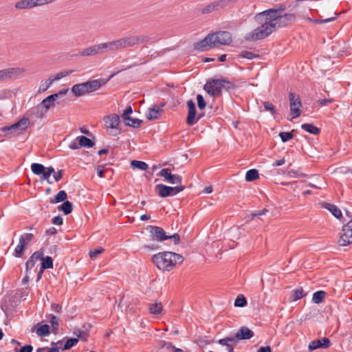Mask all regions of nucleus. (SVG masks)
I'll return each mask as SVG.
<instances>
[{
    "label": "nucleus",
    "mask_w": 352,
    "mask_h": 352,
    "mask_svg": "<svg viewBox=\"0 0 352 352\" xmlns=\"http://www.w3.org/2000/svg\"><path fill=\"white\" fill-rule=\"evenodd\" d=\"M258 352H272V350L269 346H262L258 350Z\"/></svg>",
    "instance_id": "nucleus-62"
},
{
    "label": "nucleus",
    "mask_w": 352,
    "mask_h": 352,
    "mask_svg": "<svg viewBox=\"0 0 352 352\" xmlns=\"http://www.w3.org/2000/svg\"><path fill=\"white\" fill-rule=\"evenodd\" d=\"M63 170H58V172H55L54 174V179L56 181V182H58L60 181L62 177H63Z\"/></svg>",
    "instance_id": "nucleus-55"
},
{
    "label": "nucleus",
    "mask_w": 352,
    "mask_h": 352,
    "mask_svg": "<svg viewBox=\"0 0 352 352\" xmlns=\"http://www.w3.org/2000/svg\"><path fill=\"white\" fill-rule=\"evenodd\" d=\"M34 236L31 233H25L21 236L19 239L20 243H23L24 245H28L33 239Z\"/></svg>",
    "instance_id": "nucleus-39"
},
{
    "label": "nucleus",
    "mask_w": 352,
    "mask_h": 352,
    "mask_svg": "<svg viewBox=\"0 0 352 352\" xmlns=\"http://www.w3.org/2000/svg\"><path fill=\"white\" fill-rule=\"evenodd\" d=\"M67 198V195L64 190H60L58 192V194L50 199L51 204H57L61 201H65Z\"/></svg>",
    "instance_id": "nucleus-28"
},
{
    "label": "nucleus",
    "mask_w": 352,
    "mask_h": 352,
    "mask_svg": "<svg viewBox=\"0 0 352 352\" xmlns=\"http://www.w3.org/2000/svg\"><path fill=\"white\" fill-rule=\"evenodd\" d=\"M285 160L284 158H282L279 160H277L273 164L272 166H281L283 165L284 163H285Z\"/></svg>",
    "instance_id": "nucleus-63"
},
{
    "label": "nucleus",
    "mask_w": 352,
    "mask_h": 352,
    "mask_svg": "<svg viewBox=\"0 0 352 352\" xmlns=\"http://www.w3.org/2000/svg\"><path fill=\"white\" fill-rule=\"evenodd\" d=\"M247 305V300L243 295L236 297L234 301V305L238 307H243Z\"/></svg>",
    "instance_id": "nucleus-40"
},
{
    "label": "nucleus",
    "mask_w": 352,
    "mask_h": 352,
    "mask_svg": "<svg viewBox=\"0 0 352 352\" xmlns=\"http://www.w3.org/2000/svg\"><path fill=\"white\" fill-rule=\"evenodd\" d=\"M148 41V36L143 35L122 37L112 41L101 43L86 47L79 52V56L88 57L102 55L109 52L131 47Z\"/></svg>",
    "instance_id": "nucleus-2"
},
{
    "label": "nucleus",
    "mask_w": 352,
    "mask_h": 352,
    "mask_svg": "<svg viewBox=\"0 0 352 352\" xmlns=\"http://www.w3.org/2000/svg\"><path fill=\"white\" fill-rule=\"evenodd\" d=\"M76 140L79 142V144L81 148H91L94 145V142L91 139L83 135L77 137Z\"/></svg>",
    "instance_id": "nucleus-25"
},
{
    "label": "nucleus",
    "mask_w": 352,
    "mask_h": 352,
    "mask_svg": "<svg viewBox=\"0 0 352 352\" xmlns=\"http://www.w3.org/2000/svg\"><path fill=\"white\" fill-rule=\"evenodd\" d=\"M232 41V36L230 32L226 31H219L206 36L201 41L195 43L194 47L200 51H207L213 47L220 45H228Z\"/></svg>",
    "instance_id": "nucleus-3"
},
{
    "label": "nucleus",
    "mask_w": 352,
    "mask_h": 352,
    "mask_svg": "<svg viewBox=\"0 0 352 352\" xmlns=\"http://www.w3.org/2000/svg\"><path fill=\"white\" fill-rule=\"evenodd\" d=\"M238 0H216L201 8V12L203 14L211 13L223 9L230 4L236 2Z\"/></svg>",
    "instance_id": "nucleus-8"
},
{
    "label": "nucleus",
    "mask_w": 352,
    "mask_h": 352,
    "mask_svg": "<svg viewBox=\"0 0 352 352\" xmlns=\"http://www.w3.org/2000/svg\"><path fill=\"white\" fill-rule=\"evenodd\" d=\"M168 239H173L174 243L175 245L179 244V241H180V236L178 234H174L173 235L168 236Z\"/></svg>",
    "instance_id": "nucleus-56"
},
{
    "label": "nucleus",
    "mask_w": 352,
    "mask_h": 352,
    "mask_svg": "<svg viewBox=\"0 0 352 352\" xmlns=\"http://www.w3.org/2000/svg\"><path fill=\"white\" fill-rule=\"evenodd\" d=\"M41 256H43L42 252H34L26 262V270L28 271L32 268L34 266L36 261L37 260H40Z\"/></svg>",
    "instance_id": "nucleus-23"
},
{
    "label": "nucleus",
    "mask_w": 352,
    "mask_h": 352,
    "mask_svg": "<svg viewBox=\"0 0 352 352\" xmlns=\"http://www.w3.org/2000/svg\"><path fill=\"white\" fill-rule=\"evenodd\" d=\"M33 350V347L31 345H25L23 346L21 349H19L17 347L14 349V352H32Z\"/></svg>",
    "instance_id": "nucleus-50"
},
{
    "label": "nucleus",
    "mask_w": 352,
    "mask_h": 352,
    "mask_svg": "<svg viewBox=\"0 0 352 352\" xmlns=\"http://www.w3.org/2000/svg\"><path fill=\"white\" fill-rule=\"evenodd\" d=\"M42 261L41 267V273L43 272V270L45 269H51L53 267V260L52 258L47 256L46 257H42L40 258Z\"/></svg>",
    "instance_id": "nucleus-26"
},
{
    "label": "nucleus",
    "mask_w": 352,
    "mask_h": 352,
    "mask_svg": "<svg viewBox=\"0 0 352 352\" xmlns=\"http://www.w3.org/2000/svg\"><path fill=\"white\" fill-rule=\"evenodd\" d=\"M184 189L185 186L184 185H177L175 187L168 186L164 184H157L156 186L157 194L161 197H166L168 196L175 195L183 191Z\"/></svg>",
    "instance_id": "nucleus-10"
},
{
    "label": "nucleus",
    "mask_w": 352,
    "mask_h": 352,
    "mask_svg": "<svg viewBox=\"0 0 352 352\" xmlns=\"http://www.w3.org/2000/svg\"><path fill=\"white\" fill-rule=\"evenodd\" d=\"M232 83L226 80H212L206 83L204 90L212 96H219L223 89H230Z\"/></svg>",
    "instance_id": "nucleus-5"
},
{
    "label": "nucleus",
    "mask_w": 352,
    "mask_h": 352,
    "mask_svg": "<svg viewBox=\"0 0 352 352\" xmlns=\"http://www.w3.org/2000/svg\"><path fill=\"white\" fill-rule=\"evenodd\" d=\"M279 137L283 142H286L287 141L292 140L294 135L292 132H280L279 133Z\"/></svg>",
    "instance_id": "nucleus-42"
},
{
    "label": "nucleus",
    "mask_w": 352,
    "mask_h": 352,
    "mask_svg": "<svg viewBox=\"0 0 352 352\" xmlns=\"http://www.w3.org/2000/svg\"><path fill=\"white\" fill-rule=\"evenodd\" d=\"M326 295L327 293L324 291L316 292L312 296V301L316 304H319L324 300Z\"/></svg>",
    "instance_id": "nucleus-30"
},
{
    "label": "nucleus",
    "mask_w": 352,
    "mask_h": 352,
    "mask_svg": "<svg viewBox=\"0 0 352 352\" xmlns=\"http://www.w3.org/2000/svg\"><path fill=\"white\" fill-rule=\"evenodd\" d=\"M263 106L265 111H270L272 115L276 113L275 107L272 103L269 102H264Z\"/></svg>",
    "instance_id": "nucleus-46"
},
{
    "label": "nucleus",
    "mask_w": 352,
    "mask_h": 352,
    "mask_svg": "<svg viewBox=\"0 0 352 352\" xmlns=\"http://www.w3.org/2000/svg\"><path fill=\"white\" fill-rule=\"evenodd\" d=\"M133 112V109H132V107L131 106H129L123 112V113L122 114V118H123V120H124L125 118H126L127 117H129L130 116V114H131Z\"/></svg>",
    "instance_id": "nucleus-52"
},
{
    "label": "nucleus",
    "mask_w": 352,
    "mask_h": 352,
    "mask_svg": "<svg viewBox=\"0 0 352 352\" xmlns=\"http://www.w3.org/2000/svg\"><path fill=\"white\" fill-rule=\"evenodd\" d=\"M152 261L160 270L170 272L177 265L183 263L184 258L182 255L173 252H162L154 254L152 256Z\"/></svg>",
    "instance_id": "nucleus-4"
},
{
    "label": "nucleus",
    "mask_w": 352,
    "mask_h": 352,
    "mask_svg": "<svg viewBox=\"0 0 352 352\" xmlns=\"http://www.w3.org/2000/svg\"><path fill=\"white\" fill-rule=\"evenodd\" d=\"M332 102H333L332 99H322V100H318V103L322 106L326 105Z\"/></svg>",
    "instance_id": "nucleus-60"
},
{
    "label": "nucleus",
    "mask_w": 352,
    "mask_h": 352,
    "mask_svg": "<svg viewBox=\"0 0 352 352\" xmlns=\"http://www.w3.org/2000/svg\"><path fill=\"white\" fill-rule=\"evenodd\" d=\"M113 76L114 74H111L109 79L107 80L97 79L83 82V85H85V87L86 89L87 94H89L99 89L101 87V86L105 85L107 82V81Z\"/></svg>",
    "instance_id": "nucleus-16"
},
{
    "label": "nucleus",
    "mask_w": 352,
    "mask_h": 352,
    "mask_svg": "<svg viewBox=\"0 0 352 352\" xmlns=\"http://www.w3.org/2000/svg\"><path fill=\"white\" fill-rule=\"evenodd\" d=\"M163 310V307L161 302H155L150 304L149 312L152 314H160Z\"/></svg>",
    "instance_id": "nucleus-31"
},
{
    "label": "nucleus",
    "mask_w": 352,
    "mask_h": 352,
    "mask_svg": "<svg viewBox=\"0 0 352 352\" xmlns=\"http://www.w3.org/2000/svg\"><path fill=\"white\" fill-rule=\"evenodd\" d=\"M259 177V174L257 170L251 169L247 171L245 174V180L248 182L254 181L258 179Z\"/></svg>",
    "instance_id": "nucleus-34"
},
{
    "label": "nucleus",
    "mask_w": 352,
    "mask_h": 352,
    "mask_svg": "<svg viewBox=\"0 0 352 352\" xmlns=\"http://www.w3.org/2000/svg\"><path fill=\"white\" fill-rule=\"evenodd\" d=\"M333 14L335 15V16H332V17H329V18H327V19H312L311 18H308L307 20L309 21H311L314 23H329V22H331V21H333L334 20L336 19V16L338 15V13L336 12H333Z\"/></svg>",
    "instance_id": "nucleus-38"
},
{
    "label": "nucleus",
    "mask_w": 352,
    "mask_h": 352,
    "mask_svg": "<svg viewBox=\"0 0 352 352\" xmlns=\"http://www.w3.org/2000/svg\"><path fill=\"white\" fill-rule=\"evenodd\" d=\"M31 170L34 174L39 175L45 170V167L41 164L33 163L31 165Z\"/></svg>",
    "instance_id": "nucleus-36"
},
{
    "label": "nucleus",
    "mask_w": 352,
    "mask_h": 352,
    "mask_svg": "<svg viewBox=\"0 0 352 352\" xmlns=\"http://www.w3.org/2000/svg\"><path fill=\"white\" fill-rule=\"evenodd\" d=\"M254 336V333L252 330L248 329L246 327H241L239 331L236 332V335L233 336L232 338H236V342L238 340H248L250 339Z\"/></svg>",
    "instance_id": "nucleus-19"
},
{
    "label": "nucleus",
    "mask_w": 352,
    "mask_h": 352,
    "mask_svg": "<svg viewBox=\"0 0 352 352\" xmlns=\"http://www.w3.org/2000/svg\"><path fill=\"white\" fill-rule=\"evenodd\" d=\"M338 243L340 246H346L352 243V219L342 227Z\"/></svg>",
    "instance_id": "nucleus-9"
},
{
    "label": "nucleus",
    "mask_w": 352,
    "mask_h": 352,
    "mask_svg": "<svg viewBox=\"0 0 352 352\" xmlns=\"http://www.w3.org/2000/svg\"><path fill=\"white\" fill-rule=\"evenodd\" d=\"M57 98L58 94H52L43 99L40 105L43 107L45 109V112H47L50 108L54 105V102Z\"/></svg>",
    "instance_id": "nucleus-22"
},
{
    "label": "nucleus",
    "mask_w": 352,
    "mask_h": 352,
    "mask_svg": "<svg viewBox=\"0 0 352 352\" xmlns=\"http://www.w3.org/2000/svg\"><path fill=\"white\" fill-rule=\"evenodd\" d=\"M49 317H50V322L52 327V331L54 333H56L58 329V325H59V319L53 315H50Z\"/></svg>",
    "instance_id": "nucleus-37"
},
{
    "label": "nucleus",
    "mask_w": 352,
    "mask_h": 352,
    "mask_svg": "<svg viewBox=\"0 0 352 352\" xmlns=\"http://www.w3.org/2000/svg\"><path fill=\"white\" fill-rule=\"evenodd\" d=\"M124 123L126 125L134 127V128H138L141 126L142 123V120L137 118H132L130 116L127 117L124 120Z\"/></svg>",
    "instance_id": "nucleus-27"
},
{
    "label": "nucleus",
    "mask_w": 352,
    "mask_h": 352,
    "mask_svg": "<svg viewBox=\"0 0 352 352\" xmlns=\"http://www.w3.org/2000/svg\"><path fill=\"white\" fill-rule=\"evenodd\" d=\"M30 126V120L27 118H23L16 123L2 128L1 131L6 135H15L19 131L25 130Z\"/></svg>",
    "instance_id": "nucleus-7"
},
{
    "label": "nucleus",
    "mask_w": 352,
    "mask_h": 352,
    "mask_svg": "<svg viewBox=\"0 0 352 352\" xmlns=\"http://www.w3.org/2000/svg\"><path fill=\"white\" fill-rule=\"evenodd\" d=\"M41 175H43V180H47V182L49 183V184H52V182L50 181V175L49 174V173L47 172V170H43V172L41 173Z\"/></svg>",
    "instance_id": "nucleus-58"
},
{
    "label": "nucleus",
    "mask_w": 352,
    "mask_h": 352,
    "mask_svg": "<svg viewBox=\"0 0 352 352\" xmlns=\"http://www.w3.org/2000/svg\"><path fill=\"white\" fill-rule=\"evenodd\" d=\"M163 109L159 107L154 106L148 109V113L146 116L148 120H157L161 117Z\"/></svg>",
    "instance_id": "nucleus-20"
},
{
    "label": "nucleus",
    "mask_w": 352,
    "mask_h": 352,
    "mask_svg": "<svg viewBox=\"0 0 352 352\" xmlns=\"http://www.w3.org/2000/svg\"><path fill=\"white\" fill-rule=\"evenodd\" d=\"M97 174L100 177H103V174L104 172V167L102 166H98L96 168Z\"/></svg>",
    "instance_id": "nucleus-59"
},
{
    "label": "nucleus",
    "mask_w": 352,
    "mask_h": 352,
    "mask_svg": "<svg viewBox=\"0 0 352 352\" xmlns=\"http://www.w3.org/2000/svg\"><path fill=\"white\" fill-rule=\"evenodd\" d=\"M161 348H164L167 350H173V349H175V346L173 345L172 343L168 342L166 341H161Z\"/></svg>",
    "instance_id": "nucleus-51"
},
{
    "label": "nucleus",
    "mask_w": 352,
    "mask_h": 352,
    "mask_svg": "<svg viewBox=\"0 0 352 352\" xmlns=\"http://www.w3.org/2000/svg\"><path fill=\"white\" fill-rule=\"evenodd\" d=\"M78 342V338L68 339L63 348V351H66V350L71 349L73 346H74L76 344H77Z\"/></svg>",
    "instance_id": "nucleus-41"
},
{
    "label": "nucleus",
    "mask_w": 352,
    "mask_h": 352,
    "mask_svg": "<svg viewBox=\"0 0 352 352\" xmlns=\"http://www.w3.org/2000/svg\"><path fill=\"white\" fill-rule=\"evenodd\" d=\"M304 292L302 288L297 289L294 291L293 293V300L294 301H296L300 298H302L304 296Z\"/></svg>",
    "instance_id": "nucleus-44"
},
{
    "label": "nucleus",
    "mask_w": 352,
    "mask_h": 352,
    "mask_svg": "<svg viewBox=\"0 0 352 352\" xmlns=\"http://www.w3.org/2000/svg\"><path fill=\"white\" fill-rule=\"evenodd\" d=\"M289 100L290 114L292 119H294L300 116L301 111L300 109L302 107V103L299 96L292 92L289 94Z\"/></svg>",
    "instance_id": "nucleus-12"
},
{
    "label": "nucleus",
    "mask_w": 352,
    "mask_h": 352,
    "mask_svg": "<svg viewBox=\"0 0 352 352\" xmlns=\"http://www.w3.org/2000/svg\"><path fill=\"white\" fill-rule=\"evenodd\" d=\"M240 56L241 57L247 58V59H252V58H254L255 57H258L257 55H255L252 52H248V51H243V52H241Z\"/></svg>",
    "instance_id": "nucleus-49"
},
{
    "label": "nucleus",
    "mask_w": 352,
    "mask_h": 352,
    "mask_svg": "<svg viewBox=\"0 0 352 352\" xmlns=\"http://www.w3.org/2000/svg\"><path fill=\"white\" fill-rule=\"evenodd\" d=\"M285 8L268 9L257 13L254 16V21L258 26L247 32L244 36L246 41L254 42L269 36L277 29L285 28L294 23L296 16L294 13H285Z\"/></svg>",
    "instance_id": "nucleus-1"
},
{
    "label": "nucleus",
    "mask_w": 352,
    "mask_h": 352,
    "mask_svg": "<svg viewBox=\"0 0 352 352\" xmlns=\"http://www.w3.org/2000/svg\"><path fill=\"white\" fill-rule=\"evenodd\" d=\"M146 230H148L150 237L153 241H164L168 239V236L166 234L164 230L160 227L148 226Z\"/></svg>",
    "instance_id": "nucleus-14"
},
{
    "label": "nucleus",
    "mask_w": 352,
    "mask_h": 352,
    "mask_svg": "<svg viewBox=\"0 0 352 352\" xmlns=\"http://www.w3.org/2000/svg\"><path fill=\"white\" fill-rule=\"evenodd\" d=\"M104 250L102 248H100L95 250H91L89 252V256L91 259H94L98 254L103 253Z\"/></svg>",
    "instance_id": "nucleus-47"
},
{
    "label": "nucleus",
    "mask_w": 352,
    "mask_h": 352,
    "mask_svg": "<svg viewBox=\"0 0 352 352\" xmlns=\"http://www.w3.org/2000/svg\"><path fill=\"white\" fill-rule=\"evenodd\" d=\"M228 342H235L236 343V338H232V337L225 338L223 339L219 340L218 341V343L219 344H221V345H223V346H226L227 347V345H230V344L228 343Z\"/></svg>",
    "instance_id": "nucleus-45"
},
{
    "label": "nucleus",
    "mask_w": 352,
    "mask_h": 352,
    "mask_svg": "<svg viewBox=\"0 0 352 352\" xmlns=\"http://www.w3.org/2000/svg\"><path fill=\"white\" fill-rule=\"evenodd\" d=\"M322 206L328 210L335 217L338 219L340 218L342 215L341 210L336 205L323 202L322 203Z\"/></svg>",
    "instance_id": "nucleus-21"
},
{
    "label": "nucleus",
    "mask_w": 352,
    "mask_h": 352,
    "mask_svg": "<svg viewBox=\"0 0 352 352\" xmlns=\"http://www.w3.org/2000/svg\"><path fill=\"white\" fill-rule=\"evenodd\" d=\"M36 333L40 337H45L50 334V327L47 324H43L37 328Z\"/></svg>",
    "instance_id": "nucleus-35"
},
{
    "label": "nucleus",
    "mask_w": 352,
    "mask_h": 352,
    "mask_svg": "<svg viewBox=\"0 0 352 352\" xmlns=\"http://www.w3.org/2000/svg\"><path fill=\"white\" fill-rule=\"evenodd\" d=\"M25 70L23 67H8L0 69V81L7 80L11 78H16L25 73Z\"/></svg>",
    "instance_id": "nucleus-11"
},
{
    "label": "nucleus",
    "mask_w": 352,
    "mask_h": 352,
    "mask_svg": "<svg viewBox=\"0 0 352 352\" xmlns=\"http://www.w3.org/2000/svg\"><path fill=\"white\" fill-rule=\"evenodd\" d=\"M197 104H198V107L200 109H204L205 107H206V102L204 100V98L200 94H198L197 96Z\"/></svg>",
    "instance_id": "nucleus-48"
},
{
    "label": "nucleus",
    "mask_w": 352,
    "mask_h": 352,
    "mask_svg": "<svg viewBox=\"0 0 352 352\" xmlns=\"http://www.w3.org/2000/svg\"><path fill=\"white\" fill-rule=\"evenodd\" d=\"M245 7H246L247 8H248L249 12H250L249 14L250 15V14H252L253 13V12L254 11V9H255V7H256V6H255V5H254V4H248V5H246V6H245Z\"/></svg>",
    "instance_id": "nucleus-64"
},
{
    "label": "nucleus",
    "mask_w": 352,
    "mask_h": 352,
    "mask_svg": "<svg viewBox=\"0 0 352 352\" xmlns=\"http://www.w3.org/2000/svg\"><path fill=\"white\" fill-rule=\"evenodd\" d=\"M187 106L188 109V112L186 118V123L188 125H193L198 121V120L200 118V116L196 118L195 104L192 100L187 101Z\"/></svg>",
    "instance_id": "nucleus-17"
},
{
    "label": "nucleus",
    "mask_w": 352,
    "mask_h": 352,
    "mask_svg": "<svg viewBox=\"0 0 352 352\" xmlns=\"http://www.w3.org/2000/svg\"><path fill=\"white\" fill-rule=\"evenodd\" d=\"M72 92L76 97H80L87 94L86 89L82 83L74 85L72 88Z\"/></svg>",
    "instance_id": "nucleus-24"
},
{
    "label": "nucleus",
    "mask_w": 352,
    "mask_h": 352,
    "mask_svg": "<svg viewBox=\"0 0 352 352\" xmlns=\"http://www.w3.org/2000/svg\"><path fill=\"white\" fill-rule=\"evenodd\" d=\"M69 148L72 149V150H76V149H78L80 147V144H79V142H78V140H76V139L72 142L69 144Z\"/></svg>",
    "instance_id": "nucleus-53"
},
{
    "label": "nucleus",
    "mask_w": 352,
    "mask_h": 352,
    "mask_svg": "<svg viewBox=\"0 0 352 352\" xmlns=\"http://www.w3.org/2000/svg\"><path fill=\"white\" fill-rule=\"evenodd\" d=\"M24 247H25V245L23 243H19V245L14 249V255L16 257H21L23 254Z\"/></svg>",
    "instance_id": "nucleus-43"
},
{
    "label": "nucleus",
    "mask_w": 352,
    "mask_h": 352,
    "mask_svg": "<svg viewBox=\"0 0 352 352\" xmlns=\"http://www.w3.org/2000/svg\"><path fill=\"white\" fill-rule=\"evenodd\" d=\"M301 128L313 135H318L320 131L319 128L314 126L312 124H302Z\"/></svg>",
    "instance_id": "nucleus-29"
},
{
    "label": "nucleus",
    "mask_w": 352,
    "mask_h": 352,
    "mask_svg": "<svg viewBox=\"0 0 352 352\" xmlns=\"http://www.w3.org/2000/svg\"><path fill=\"white\" fill-rule=\"evenodd\" d=\"M131 166L133 168H138L141 170H146L148 168V166L146 162L138 160H132L131 162Z\"/></svg>",
    "instance_id": "nucleus-32"
},
{
    "label": "nucleus",
    "mask_w": 352,
    "mask_h": 352,
    "mask_svg": "<svg viewBox=\"0 0 352 352\" xmlns=\"http://www.w3.org/2000/svg\"><path fill=\"white\" fill-rule=\"evenodd\" d=\"M104 123L107 131L112 135H116L120 133L119 128L120 117L117 114H110L104 117Z\"/></svg>",
    "instance_id": "nucleus-6"
},
{
    "label": "nucleus",
    "mask_w": 352,
    "mask_h": 352,
    "mask_svg": "<svg viewBox=\"0 0 352 352\" xmlns=\"http://www.w3.org/2000/svg\"><path fill=\"white\" fill-rule=\"evenodd\" d=\"M72 73V70H66L57 73L54 76L50 77L45 82H43L40 85L38 88V92L41 93L45 91L54 81L58 80L62 78L66 77L70 75Z\"/></svg>",
    "instance_id": "nucleus-13"
},
{
    "label": "nucleus",
    "mask_w": 352,
    "mask_h": 352,
    "mask_svg": "<svg viewBox=\"0 0 352 352\" xmlns=\"http://www.w3.org/2000/svg\"><path fill=\"white\" fill-rule=\"evenodd\" d=\"M164 178V180L172 184L182 185V177L179 175H173L169 168H163L157 174Z\"/></svg>",
    "instance_id": "nucleus-15"
},
{
    "label": "nucleus",
    "mask_w": 352,
    "mask_h": 352,
    "mask_svg": "<svg viewBox=\"0 0 352 352\" xmlns=\"http://www.w3.org/2000/svg\"><path fill=\"white\" fill-rule=\"evenodd\" d=\"M52 223L55 225L60 226L63 224V218L60 216L55 217L52 220Z\"/></svg>",
    "instance_id": "nucleus-57"
},
{
    "label": "nucleus",
    "mask_w": 352,
    "mask_h": 352,
    "mask_svg": "<svg viewBox=\"0 0 352 352\" xmlns=\"http://www.w3.org/2000/svg\"><path fill=\"white\" fill-rule=\"evenodd\" d=\"M58 208L59 210L63 211L65 214H69L72 211V204L69 201H65Z\"/></svg>",
    "instance_id": "nucleus-33"
},
{
    "label": "nucleus",
    "mask_w": 352,
    "mask_h": 352,
    "mask_svg": "<svg viewBox=\"0 0 352 352\" xmlns=\"http://www.w3.org/2000/svg\"><path fill=\"white\" fill-rule=\"evenodd\" d=\"M52 309L53 311H54L56 313H60L61 310V307L59 305L57 304H53L52 305Z\"/></svg>",
    "instance_id": "nucleus-61"
},
{
    "label": "nucleus",
    "mask_w": 352,
    "mask_h": 352,
    "mask_svg": "<svg viewBox=\"0 0 352 352\" xmlns=\"http://www.w3.org/2000/svg\"><path fill=\"white\" fill-rule=\"evenodd\" d=\"M329 346V340L327 338H322L311 341L309 344V349L310 351H314L318 349H327Z\"/></svg>",
    "instance_id": "nucleus-18"
},
{
    "label": "nucleus",
    "mask_w": 352,
    "mask_h": 352,
    "mask_svg": "<svg viewBox=\"0 0 352 352\" xmlns=\"http://www.w3.org/2000/svg\"><path fill=\"white\" fill-rule=\"evenodd\" d=\"M288 175L290 176V177H305V175L303 174V173H300L298 174V172L296 170H291L288 172Z\"/></svg>",
    "instance_id": "nucleus-54"
}]
</instances>
